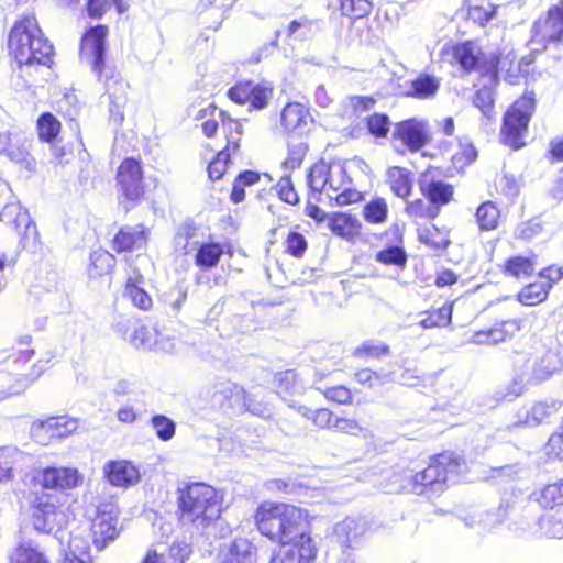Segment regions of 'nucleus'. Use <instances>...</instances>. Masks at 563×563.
Listing matches in <instances>:
<instances>
[{"label":"nucleus","instance_id":"62","mask_svg":"<svg viewBox=\"0 0 563 563\" xmlns=\"http://www.w3.org/2000/svg\"><path fill=\"white\" fill-rule=\"evenodd\" d=\"M191 549L188 543L184 541L174 542L168 550V558L165 559L168 563H185L189 558Z\"/></svg>","mask_w":563,"mask_h":563},{"label":"nucleus","instance_id":"41","mask_svg":"<svg viewBox=\"0 0 563 563\" xmlns=\"http://www.w3.org/2000/svg\"><path fill=\"white\" fill-rule=\"evenodd\" d=\"M538 501L543 508L563 509V482L547 485L541 490Z\"/></svg>","mask_w":563,"mask_h":563},{"label":"nucleus","instance_id":"14","mask_svg":"<svg viewBox=\"0 0 563 563\" xmlns=\"http://www.w3.org/2000/svg\"><path fill=\"white\" fill-rule=\"evenodd\" d=\"M563 11L556 3L549 9L544 18L538 19L532 26V42L547 45L562 40Z\"/></svg>","mask_w":563,"mask_h":563},{"label":"nucleus","instance_id":"1","mask_svg":"<svg viewBox=\"0 0 563 563\" xmlns=\"http://www.w3.org/2000/svg\"><path fill=\"white\" fill-rule=\"evenodd\" d=\"M257 529L263 536L279 543H314L308 510L283 503L265 501L255 514Z\"/></svg>","mask_w":563,"mask_h":563},{"label":"nucleus","instance_id":"54","mask_svg":"<svg viewBox=\"0 0 563 563\" xmlns=\"http://www.w3.org/2000/svg\"><path fill=\"white\" fill-rule=\"evenodd\" d=\"M91 266L96 271L97 275L107 274L114 266V257L107 251H95L91 254Z\"/></svg>","mask_w":563,"mask_h":563},{"label":"nucleus","instance_id":"12","mask_svg":"<svg viewBox=\"0 0 563 563\" xmlns=\"http://www.w3.org/2000/svg\"><path fill=\"white\" fill-rule=\"evenodd\" d=\"M108 29L104 25L90 27L81 40L80 58L89 64L100 78L104 69L106 40Z\"/></svg>","mask_w":563,"mask_h":563},{"label":"nucleus","instance_id":"23","mask_svg":"<svg viewBox=\"0 0 563 563\" xmlns=\"http://www.w3.org/2000/svg\"><path fill=\"white\" fill-rule=\"evenodd\" d=\"M395 135L407 148L418 151L427 142V124L416 119L405 120L396 125Z\"/></svg>","mask_w":563,"mask_h":563},{"label":"nucleus","instance_id":"15","mask_svg":"<svg viewBox=\"0 0 563 563\" xmlns=\"http://www.w3.org/2000/svg\"><path fill=\"white\" fill-rule=\"evenodd\" d=\"M228 96L235 103H250L252 109L262 110L273 97V88L265 84L247 81L230 88Z\"/></svg>","mask_w":563,"mask_h":563},{"label":"nucleus","instance_id":"40","mask_svg":"<svg viewBox=\"0 0 563 563\" xmlns=\"http://www.w3.org/2000/svg\"><path fill=\"white\" fill-rule=\"evenodd\" d=\"M10 563H48L44 554L31 542H23L11 553Z\"/></svg>","mask_w":563,"mask_h":563},{"label":"nucleus","instance_id":"38","mask_svg":"<svg viewBox=\"0 0 563 563\" xmlns=\"http://www.w3.org/2000/svg\"><path fill=\"white\" fill-rule=\"evenodd\" d=\"M475 218L482 231H490L497 228L500 212L495 203L486 201L477 208Z\"/></svg>","mask_w":563,"mask_h":563},{"label":"nucleus","instance_id":"46","mask_svg":"<svg viewBox=\"0 0 563 563\" xmlns=\"http://www.w3.org/2000/svg\"><path fill=\"white\" fill-rule=\"evenodd\" d=\"M388 206L384 198L376 197L368 201L363 209L364 219L374 224L384 223L387 219Z\"/></svg>","mask_w":563,"mask_h":563},{"label":"nucleus","instance_id":"2","mask_svg":"<svg viewBox=\"0 0 563 563\" xmlns=\"http://www.w3.org/2000/svg\"><path fill=\"white\" fill-rule=\"evenodd\" d=\"M9 49L19 66L52 63L53 45L44 37L33 14L20 18L9 35Z\"/></svg>","mask_w":563,"mask_h":563},{"label":"nucleus","instance_id":"11","mask_svg":"<svg viewBox=\"0 0 563 563\" xmlns=\"http://www.w3.org/2000/svg\"><path fill=\"white\" fill-rule=\"evenodd\" d=\"M117 180L125 199L122 202L123 207L128 210L144 196L143 172L140 162L133 158L124 159L118 168Z\"/></svg>","mask_w":563,"mask_h":563},{"label":"nucleus","instance_id":"5","mask_svg":"<svg viewBox=\"0 0 563 563\" xmlns=\"http://www.w3.org/2000/svg\"><path fill=\"white\" fill-rule=\"evenodd\" d=\"M32 521L34 528L44 533H53L59 543L66 536L65 527L69 521L67 507L57 504V497L41 494L31 500Z\"/></svg>","mask_w":563,"mask_h":563},{"label":"nucleus","instance_id":"10","mask_svg":"<svg viewBox=\"0 0 563 563\" xmlns=\"http://www.w3.org/2000/svg\"><path fill=\"white\" fill-rule=\"evenodd\" d=\"M512 380L509 394L512 397L521 395L529 386L541 384L539 367L534 352H517L511 360Z\"/></svg>","mask_w":563,"mask_h":563},{"label":"nucleus","instance_id":"50","mask_svg":"<svg viewBox=\"0 0 563 563\" xmlns=\"http://www.w3.org/2000/svg\"><path fill=\"white\" fill-rule=\"evenodd\" d=\"M473 103L478 108L484 118L488 121L495 118L494 113V93L489 87H482L475 93Z\"/></svg>","mask_w":563,"mask_h":563},{"label":"nucleus","instance_id":"51","mask_svg":"<svg viewBox=\"0 0 563 563\" xmlns=\"http://www.w3.org/2000/svg\"><path fill=\"white\" fill-rule=\"evenodd\" d=\"M151 426L155 430L157 438L162 441H169L175 435V422L164 415L153 416L151 419Z\"/></svg>","mask_w":563,"mask_h":563},{"label":"nucleus","instance_id":"9","mask_svg":"<svg viewBox=\"0 0 563 563\" xmlns=\"http://www.w3.org/2000/svg\"><path fill=\"white\" fill-rule=\"evenodd\" d=\"M514 533L516 537L526 540L563 539V508L548 512L530 522L519 521L514 529Z\"/></svg>","mask_w":563,"mask_h":563},{"label":"nucleus","instance_id":"24","mask_svg":"<svg viewBox=\"0 0 563 563\" xmlns=\"http://www.w3.org/2000/svg\"><path fill=\"white\" fill-rule=\"evenodd\" d=\"M245 389L230 380L220 382L214 385L211 401L216 406L238 408L245 398Z\"/></svg>","mask_w":563,"mask_h":563},{"label":"nucleus","instance_id":"20","mask_svg":"<svg viewBox=\"0 0 563 563\" xmlns=\"http://www.w3.org/2000/svg\"><path fill=\"white\" fill-rule=\"evenodd\" d=\"M312 121L309 109L300 102L287 103L280 113V125L287 133H303Z\"/></svg>","mask_w":563,"mask_h":563},{"label":"nucleus","instance_id":"44","mask_svg":"<svg viewBox=\"0 0 563 563\" xmlns=\"http://www.w3.org/2000/svg\"><path fill=\"white\" fill-rule=\"evenodd\" d=\"M198 245L197 230L191 224H181L175 235L176 250L180 251L183 254H188L197 250Z\"/></svg>","mask_w":563,"mask_h":563},{"label":"nucleus","instance_id":"18","mask_svg":"<svg viewBox=\"0 0 563 563\" xmlns=\"http://www.w3.org/2000/svg\"><path fill=\"white\" fill-rule=\"evenodd\" d=\"M103 474L112 486L121 488L134 486L141 479L139 467L126 460L107 462L103 466Z\"/></svg>","mask_w":563,"mask_h":563},{"label":"nucleus","instance_id":"29","mask_svg":"<svg viewBox=\"0 0 563 563\" xmlns=\"http://www.w3.org/2000/svg\"><path fill=\"white\" fill-rule=\"evenodd\" d=\"M224 563H256V550L249 540L235 539L224 554Z\"/></svg>","mask_w":563,"mask_h":563},{"label":"nucleus","instance_id":"32","mask_svg":"<svg viewBox=\"0 0 563 563\" xmlns=\"http://www.w3.org/2000/svg\"><path fill=\"white\" fill-rule=\"evenodd\" d=\"M387 179L391 191L400 198H406L411 194L412 180L410 172L406 168L394 166L387 170Z\"/></svg>","mask_w":563,"mask_h":563},{"label":"nucleus","instance_id":"13","mask_svg":"<svg viewBox=\"0 0 563 563\" xmlns=\"http://www.w3.org/2000/svg\"><path fill=\"white\" fill-rule=\"evenodd\" d=\"M77 428L76 419L66 416L51 417L44 421H35L31 427V434L37 443L47 445L51 440L67 437Z\"/></svg>","mask_w":563,"mask_h":563},{"label":"nucleus","instance_id":"52","mask_svg":"<svg viewBox=\"0 0 563 563\" xmlns=\"http://www.w3.org/2000/svg\"><path fill=\"white\" fill-rule=\"evenodd\" d=\"M560 408L561 402L558 400L540 401L531 407L529 416L532 420L540 423L555 415Z\"/></svg>","mask_w":563,"mask_h":563},{"label":"nucleus","instance_id":"28","mask_svg":"<svg viewBox=\"0 0 563 563\" xmlns=\"http://www.w3.org/2000/svg\"><path fill=\"white\" fill-rule=\"evenodd\" d=\"M0 218L4 223L13 225L19 233L22 231L27 233L31 229H35L27 211L18 202L5 205Z\"/></svg>","mask_w":563,"mask_h":563},{"label":"nucleus","instance_id":"19","mask_svg":"<svg viewBox=\"0 0 563 563\" xmlns=\"http://www.w3.org/2000/svg\"><path fill=\"white\" fill-rule=\"evenodd\" d=\"M130 343L141 350H156L172 353L175 350V341L169 336H164L155 329L145 325L136 327L130 335Z\"/></svg>","mask_w":563,"mask_h":563},{"label":"nucleus","instance_id":"37","mask_svg":"<svg viewBox=\"0 0 563 563\" xmlns=\"http://www.w3.org/2000/svg\"><path fill=\"white\" fill-rule=\"evenodd\" d=\"M421 190L433 205H446L453 196V187L441 180L421 186Z\"/></svg>","mask_w":563,"mask_h":563},{"label":"nucleus","instance_id":"31","mask_svg":"<svg viewBox=\"0 0 563 563\" xmlns=\"http://www.w3.org/2000/svg\"><path fill=\"white\" fill-rule=\"evenodd\" d=\"M537 366L541 382L550 379L554 374L563 368V358L560 353L555 350H548L543 353H534Z\"/></svg>","mask_w":563,"mask_h":563},{"label":"nucleus","instance_id":"26","mask_svg":"<svg viewBox=\"0 0 563 563\" xmlns=\"http://www.w3.org/2000/svg\"><path fill=\"white\" fill-rule=\"evenodd\" d=\"M275 383L276 393L289 404V407L297 409L298 406L290 398L305 391V387L298 382L297 375L291 371L278 373L275 377Z\"/></svg>","mask_w":563,"mask_h":563},{"label":"nucleus","instance_id":"4","mask_svg":"<svg viewBox=\"0 0 563 563\" xmlns=\"http://www.w3.org/2000/svg\"><path fill=\"white\" fill-rule=\"evenodd\" d=\"M308 184L314 192L324 194L338 206H346L361 199L360 191L350 187L351 179L345 167L339 163L320 161L312 165L308 175Z\"/></svg>","mask_w":563,"mask_h":563},{"label":"nucleus","instance_id":"27","mask_svg":"<svg viewBox=\"0 0 563 563\" xmlns=\"http://www.w3.org/2000/svg\"><path fill=\"white\" fill-rule=\"evenodd\" d=\"M367 529V523L361 517H346L334 527V533L342 544H350L358 537L363 536Z\"/></svg>","mask_w":563,"mask_h":563},{"label":"nucleus","instance_id":"61","mask_svg":"<svg viewBox=\"0 0 563 563\" xmlns=\"http://www.w3.org/2000/svg\"><path fill=\"white\" fill-rule=\"evenodd\" d=\"M371 3L365 0H344L341 10L344 15L361 18L369 11Z\"/></svg>","mask_w":563,"mask_h":563},{"label":"nucleus","instance_id":"45","mask_svg":"<svg viewBox=\"0 0 563 563\" xmlns=\"http://www.w3.org/2000/svg\"><path fill=\"white\" fill-rule=\"evenodd\" d=\"M297 411L310 420L317 428L327 429L333 427V413L327 408L311 409L303 405H298Z\"/></svg>","mask_w":563,"mask_h":563},{"label":"nucleus","instance_id":"34","mask_svg":"<svg viewBox=\"0 0 563 563\" xmlns=\"http://www.w3.org/2000/svg\"><path fill=\"white\" fill-rule=\"evenodd\" d=\"M536 266V256H521L516 255L508 258L504 266L503 273L507 276H511L515 278L527 277L530 276Z\"/></svg>","mask_w":563,"mask_h":563},{"label":"nucleus","instance_id":"16","mask_svg":"<svg viewBox=\"0 0 563 563\" xmlns=\"http://www.w3.org/2000/svg\"><path fill=\"white\" fill-rule=\"evenodd\" d=\"M35 481L45 489L65 490L77 487L82 477L73 467L48 466L37 473Z\"/></svg>","mask_w":563,"mask_h":563},{"label":"nucleus","instance_id":"6","mask_svg":"<svg viewBox=\"0 0 563 563\" xmlns=\"http://www.w3.org/2000/svg\"><path fill=\"white\" fill-rule=\"evenodd\" d=\"M534 109V96L532 92L525 93L514 102L504 117L501 134L505 144L515 150H519L525 145L523 137L528 131V124Z\"/></svg>","mask_w":563,"mask_h":563},{"label":"nucleus","instance_id":"21","mask_svg":"<svg viewBox=\"0 0 563 563\" xmlns=\"http://www.w3.org/2000/svg\"><path fill=\"white\" fill-rule=\"evenodd\" d=\"M317 555L316 543H280L271 558L269 563H311Z\"/></svg>","mask_w":563,"mask_h":563},{"label":"nucleus","instance_id":"8","mask_svg":"<svg viewBox=\"0 0 563 563\" xmlns=\"http://www.w3.org/2000/svg\"><path fill=\"white\" fill-rule=\"evenodd\" d=\"M459 466V460L448 454L434 456L427 468L413 476L415 493L423 494L428 487L433 492L440 490L449 475L457 473Z\"/></svg>","mask_w":563,"mask_h":563},{"label":"nucleus","instance_id":"47","mask_svg":"<svg viewBox=\"0 0 563 563\" xmlns=\"http://www.w3.org/2000/svg\"><path fill=\"white\" fill-rule=\"evenodd\" d=\"M219 119L221 120L222 128L227 134V150H238L239 142L242 134V123L238 120H233L219 111Z\"/></svg>","mask_w":563,"mask_h":563},{"label":"nucleus","instance_id":"43","mask_svg":"<svg viewBox=\"0 0 563 563\" xmlns=\"http://www.w3.org/2000/svg\"><path fill=\"white\" fill-rule=\"evenodd\" d=\"M21 454L15 446L0 448V483L13 479V467Z\"/></svg>","mask_w":563,"mask_h":563},{"label":"nucleus","instance_id":"59","mask_svg":"<svg viewBox=\"0 0 563 563\" xmlns=\"http://www.w3.org/2000/svg\"><path fill=\"white\" fill-rule=\"evenodd\" d=\"M389 352V347L384 343H376V342H365L360 347H357L354 351V356L356 357H363V356H369V357H379L382 355H385Z\"/></svg>","mask_w":563,"mask_h":563},{"label":"nucleus","instance_id":"25","mask_svg":"<svg viewBox=\"0 0 563 563\" xmlns=\"http://www.w3.org/2000/svg\"><path fill=\"white\" fill-rule=\"evenodd\" d=\"M123 295L141 310L148 311L153 306L151 296L144 289V277L136 272L128 277Z\"/></svg>","mask_w":563,"mask_h":563},{"label":"nucleus","instance_id":"63","mask_svg":"<svg viewBox=\"0 0 563 563\" xmlns=\"http://www.w3.org/2000/svg\"><path fill=\"white\" fill-rule=\"evenodd\" d=\"M286 247L291 255L300 257L307 250V241L302 234L291 232L286 239Z\"/></svg>","mask_w":563,"mask_h":563},{"label":"nucleus","instance_id":"36","mask_svg":"<svg viewBox=\"0 0 563 563\" xmlns=\"http://www.w3.org/2000/svg\"><path fill=\"white\" fill-rule=\"evenodd\" d=\"M550 289L551 283H531L518 294V299L522 305L536 306L548 298Z\"/></svg>","mask_w":563,"mask_h":563},{"label":"nucleus","instance_id":"48","mask_svg":"<svg viewBox=\"0 0 563 563\" xmlns=\"http://www.w3.org/2000/svg\"><path fill=\"white\" fill-rule=\"evenodd\" d=\"M40 140L51 143L60 131V122L49 112L43 113L37 120Z\"/></svg>","mask_w":563,"mask_h":563},{"label":"nucleus","instance_id":"3","mask_svg":"<svg viewBox=\"0 0 563 563\" xmlns=\"http://www.w3.org/2000/svg\"><path fill=\"white\" fill-rule=\"evenodd\" d=\"M219 493L205 483L187 485L179 495L181 520L197 528L208 527L221 515Z\"/></svg>","mask_w":563,"mask_h":563},{"label":"nucleus","instance_id":"57","mask_svg":"<svg viewBox=\"0 0 563 563\" xmlns=\"http://www.w3.org/2000/svg\"><path fill=\"white\" fill-rule=\"evenodd\" d=\"M376 260L387 265H404L406 263V254L402 249L391 246L377 253Z\"/></svg>","mask_w":563,"mask_h":563},{"label":"nucleus","instance_id":"33","mask_svg":"<svg viewBox=\"0 0 563 563\" xmlns=\"http://www.w3.org/2000/svg\"><path fill=\"white\" fill-rule=\"evenodd\" d=\"M439 88L440 80L437 77L423 74L411 81L407 96L418 99H430L437 95Z\"/></svg>","mask_w":563,"mask_h":563},{"label":"nucleus","instance_id":"30","mask_svg":"<svg viewBox=\"0 0 563 563\" xmlns=\"http://www.w3.org/2000/svg\"><path fill=\"white\" fill-rule=\"evenodd\" d=\"M59 544L63 554L80 556L85 560L91 561L89 541L86 536H84L82 531H73L70 533L66 532L63 544Z\"/></svg>","mask_w":563,"mask_h":563},{"label":"nucleus","instance_id":"17","mask_svg":"<svg viewBox=\"0 0 563 563\" xmlns=\"http://www.w3.org/2000/svg\"><path fill=\"white\" fill-rule=\"evenodd\" d=\"M525 318L498 321L488 330L475 332L472 342L475 344H497L515 336L525 328Z\"/></svg>","mask_w":563,"mask_h":563},{"label":"nucleus","instance_id":"64","mask_svg":"<svg viewBox=\"0 0 563 563\" xmlns=\"http://www.w3.org/2000/svg\"><path fill=\"white\" fill-rule=\"evenodd\" d=\"M368 130L376 136H385L389 130V120L384 114H373L367 122Z\"/></svg>","mask_w":563,"mask_h":563},{"label":"nucleus","instance_id":"42","mask_svg":"<svg viewBox=\"0 0 563 563\" xmlns=\"http://www.w3.org/2000/svg\"><path fill=\"white\" fill-rule=\"evenodd\" d=\"M222 253L223 249L218 243L199 244L196 253V264L201 268L214 267Z\"/></svg>","mask_w":563,"mask_h":563},{"label":"nucleus","instance_id":"39","mask_svg":"<svg viewBox=\"0 0 563 563\" xmlns=\"http://www.w3.org/2000/svg\"><path fill=\"white\" fill-rule=\"evenodd\" d=\"M34 355L33 350H26L23 352H20L16 358L14 360V371L21 372L18 373L20 376L23 377L25 380L24 387L27 386L30 383L34 382L36 378H38L43 372V366L38 364H34L30 367V371H24V366L32 360Z\"/></svg>","mask_w":563,"mask_h":563},{"label":"nucleus","instance_id":"56","mask_svg":"<svg viewBox=\"0 0 563 563\" xmlns=\"http://www.w3.org/2000/svg\"><path fill=\"white\" fill-rule=\"evenodd\" d=\"M113 5L117 7L119 13L124 11L122 3L119 0H88V14L91 18H101L108 12Z\"/></svg>","mask_w":563,"mask_h":563},{"label":"nucleus","instance_id":"60","mask_svg":"<svg viewBox=\"0 0 563 563\" xmlns=\"http://www.w3.org/2000/svg\"><path fill=\"white\" fill-rule=\"evenodd\" d=\"M276 190L279 198L289 205H296L299 201V197L289 177H282L276 185Z\"/></svg>","mask_w":563,"mask_h":563},{"label":"nucleus","instance_id":"7","mask_svg":"<svg viewBox=\"0 0 563 563\" xmlns=\"http://www.w3.org/2000/svg\"><path fill=\"white\" fill-rule=\"evenodd\" d=\"M453 57L461 68L467 73L477 71L497 80L499 58L496 54H485L482 47L473 41L460 43L453 47Z\"/></svg>","mask_w":563,"mask_h":563},{"label":"nucleus","instance_id":"22","mask_svg":"<svg viewBox=\"0 0 563 563\" xmlns=\"http://www.w3.org/2000/svg\"><path fill=\"white\" fill-rule=\"evenodd\" d=\"M91 536L98 551L103 550L108 542L117 538V519L111 511L98 510L91 522Z\"/></svg>","mask_w":563,"mask_h":563},{"label":"nucleus","instance_id":"55","mask_svg":"<svg viewBox=\"0 0 563 563\" xmlns=\"http://www.w3.org/2000/svg\"><path fill=\"white\" fill-rule=\"evenodd\" d=\"M308 144L305 142H299L297 144L290 145L288 150V155L284 161L283 165L287 169L298 168L302 164V161L308 152Z\"/></svg>","mask_w":563,"mask_h":563},{"label":"nucleus","instance_id":"35","mask_svg":"<svg viewBox=\"0 0 563 563\" xmlns=\"http://www.w3.org/2000/svg\"><path fill=\"white\" fill-rule=\"evenodd\" d=\"M145 243V234L139 228H125L114 236L113 245L118 252L130 251L135 246H142Z\"/></svg>","mask_w":563,"mask_h":563},{"label":"nucleus","instance_id":"49","mask_svg":"<svg viewBox=\"0 0 563 563\" xmlns=\"http://www.w3.org/2000/svg\"><path fill=\"white\" fill-rule=\"evenodd\" d=\"M391 373L386 371L375 372L369 368H362L355 373L358 384L374 388L391 380Z\"/></svg>","mask_w":563,"mask_h":563},{"label":"nucleus","instance_id":"53","mask_svg":"<svg viewBox=\"0 0 563 563\" xmlns=\"http://www.w3.org/2000/svg\"><path fill=\"white\" fill-rule=\"evenodd\" d=\"M452 308L451 306H443L439 310L430 313L428 317L420 321V324L424 329L434 327H445L451 322Z\"/></svg>","mask_w":563,"mask_h":563},{"label":"nucleus","instance_id":"58","mask_svg":"<svg viewBox=\"0 0 563 563\" xmlns=\"http://www.w3.org/2000/svg\"><path fill=\"white\" fill-rule=\"evenodd\" d=\"M229 151L230 150L227 148L220 151L217 154V157L212 162H210L208 166V174L211 179H220L223 176L227 168V164L230 158Z\"/></svg>","mask_w":563,"mask_h":563}]
</instances>
